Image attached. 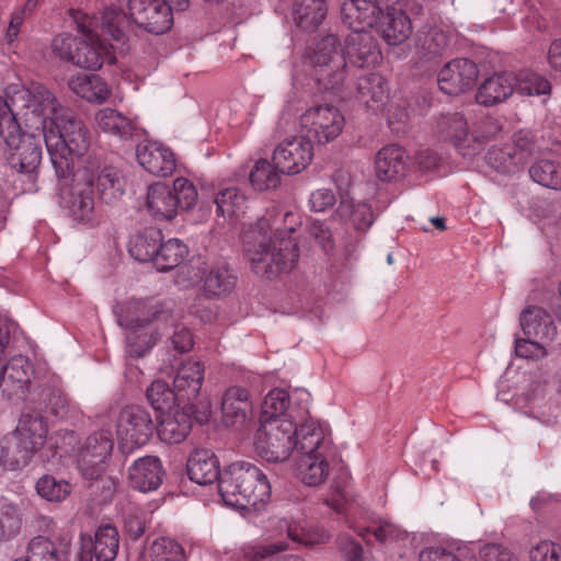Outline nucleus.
<instances>
[{"instance_id":"obj_1","label":"nucleus","mask_w":561,"mask_h":561,"mask_svg":"<svg viewBox=\"0 0 561 561\" xmlns=\"http://www.w3.org/2000/svg\"><path fill=\"white\" fill-rule=\"evenodd\" d=\"M43 127V140L50 156L56 175L71 183L60 190L62 206L73 220L94 219V193L101 204L116 205L125 190L119 171L101 158L89 156L73 171V158L84 156L91 146V133L71 110H67Z\"/></svg>"},{"instance_id":"obj_2","label":"nucleus","mask_w":561,"mask_h":561,"mask_svg":"<svg viewBox=\"0 0 561 561\" xmlns=\"http://www.w3.org/2000/svg\"><path fill=\"white\" fill-rule=\"evenodd\" d=\"M293 232V226L282 229L280 218L270 215L257 219L243 233V251L257 276L275 278L295 267L299 249L290 237Z\"/></svg>"},{"instance_id":"obj_3","label":"nucleus","mask_w":561,"mask_h":561,"mask_svg":"<svg viewBox=\"0 0 561 561\" xmlns=\"http://www.w3.org/2000/svg\"><path fill=\"white\" fill-rule=\"evenodd\" d=\"M70 15L81 37H56L53 45L60 58L89 70L100 69L105 60L114 62L115 57L92 27L93 19L76 10H70Z\"/></svg>"},{"instance_id":"obj_4","label":"nucleus","mask_w":561,"mask_h":561,"mask_svg":"<svg viewBox=\"0 0 561 561\" xmlns=\"http://www.w3.org/2000/svg\"><path fill=\"white\" fill-rule=\"evenodd\" d=\"M219 492L227 505L244 510L265 502L271 495V484L259 467L237 461L224 470Z\"/></svg>"},{"instance_id":"obj_5","label":"nucleus","mask_w":561,"mask_h":561,"mask_svg":"<svg viewBox=\"0 0 561 561\" xmlns=\"http://www.w3.org/2000/svg\"><path fill=\"white\" fill-rule=\"evenodd\" d=\"M0 136L4 141V158L12 170L32 174L42 161L43 133H22L20 125L5 102L0 101Z\"/></svg>"},{"instance_id":"obj_6","label":"nucleus","mask_w":561,"mask_h":561,"mask_svg":"<svg viewBox=\"0 0 561 561\" xmlns=\"http://www.w3.org/2000/svg\"><path fill=\"white\" fill-rule=\"evenodd\" d=\"M197 196V191L190 180L178 178L172 186L161 182L151 184L148 187L146 206L154 218L171 220L179 209H191Z\"/></svg>"},{"instance_id":"obj_7","label":"nucleus","mask_w":561,"mask_h":561,"mask_svg":"<svg viewBox=\"0 0 561 561\" xmlns=\"http://www.w3.org/2000/svg\"><path fill=\"white\" fill-rule=\"evenodd\" d=\"M312 62L319 84L325 90H339L344 85L347 65L336 35L323 36L314 48Z\"/></svg>"},{"instance_id":"obj_8","label":"nucleus","mask_w":561,"mask_h":561,"mask_svg":"<svg viewBox=\"0 0 561 561\" xmlns=\"http://www.w3.org/2000/svg\"><path fill=\"white\" fill-rule=\"evenodd\" d=\"M296 424L291 420H270L262 423L254 436L256 454L270 462H282L295 448Z\"/></svg>"},{"instance_id":"obj_9","label":"nucleus","mask_w":561,"mask_h":561,"mask_svg":"<svg viewBox=\"0 0 561 561\" xmlns=\"http://www.w3.org/2000/svg\"><path fill=\"white\" fill-rule=\"evenodd\" d=\"M174 321L171 302L154 299L128 301L125 311L117 317L118 324L127 330H154L162 327L165 330Z\"/></svg>"},{"instance_id":"obj_10","label":"nucleus","mask_w":561,"mask_h":561,"mask_svg":"<svg viewBox=\"0 0 561 561\" xmlns=\"http://www.w3.org/2000/svg\"><path fill=\"white\" fill-rule=\"evenodd\" d=\"M440 126L446 133L445 137L453 141L455 148L465 158L472 157L480 152L483 148V144L495 137L502 130L499 121L486 118L483 122V129L480 135L470 134L468 133V123L460 113L449 114L440 123Z\"/></svg>"},{"instance_id":"obj_11","label":"nucleus","mask_w":561,"mask_h":561,"mask_svg":"<svg viewBox=\"0 0 561 561\" xmlns=\"http://www.w3.org/2000/svg\"><path fill=\"white\" fill-rule=\"evenodd\" d=\"M116 432L124 454L146 445L156 432L149 411L139 405H127L119 411Z\"/></svg>"},{"instance_id":"obj_12","label":"nucleus","mask_w":561,"mask_h":561,"mask_svg":"<svg viewBox=\"0 0 561 561\" xmlns=\"http://www.w3.org/2000/svg\"><path fill=\"white\" fill-rule=\"evenodd\" d=\"M134 24L152 34H163L173 24L174 4L168 0H127Z\"/></svg>"},{"instance_id":"obj_13","label":"nucleus","mask_w":561,"mask_h":561,"mask_svg":"<svg viewBox=\"0 0 561 561\" xmlns=\"http://www.w3.org/2000/svg\"><path fill=\"white\" fill-rule=\"evenodd\" d=\"M34 377V365L24 355H14L5 363L0 360V392L4 399L24 400Z\"/></svg>"},{"instance_id":"obj_14","label":"nucleus","mask_w":561,"mask_h":561,"mask_svg":"<svg viewBox=\"0 0 561 561\" xmlns=\"http://www.w3.org/2000/svg\"><path fill=\"white\" fill-rule=\"evenodd\" d=\"M340 111L329 104H320L307 110L301 116V125L307 129L306 136L312 141L327 144L335 139L344 126Z\"/></svg>"},{"instance_id":"obj_15","label":"nucleus","mask_w":561,"mask_h":561,"mask_svg":"<svg viewBox=\"0 0 561 561\" xmlns=\"http://www.w3.org/2000/svg\"><path fill=\"white\" fill-rule=\"evenodd\" d=\"M114 448L112 434L100 431L87 437L78 455V467L83 478H95L105 473L106 461Z\"/></svg>"},{"instance_id":"obj_16","label":"nucleus","mask_w":561,"mask_h":561,"mask_svg":"<svg viewBox=\"0 0 561 561\" xmlns=\"http://www.w3.org/2000/svg\"><path fill=\"white\" fill-rule=\"evenodd\" d=\"M21 98L26 101V121H34L35 128L42 133L47 121H53L68 110L60 106L54 94L42 84H32L23 90Z\"/></svg>"},{"instance_id":"obj_17","label":"nucleus","mask_w":561,"mask_h":561,"mask_svg":"<svg viewBox=\"0 0 561 561\" xmlns=\"http://www.w3.org/2000/svg\"><path fill=\"white\" fill-rule=\"evenodd\" d=\"M478 66L470 59L457 58L447 62L438 72L437 83L442 92L459 95L471 90L478 80Z\"/></svg>"},{"instance_id":"obj_18","label":"nucleus","mask_w":561,"mask_h":561,"mask_svg":"<svg viewBox=\"0 0 561 561\" xmlns=\"http://www.w3.org/2000/svg\"><path fill=\"white\" fill-rule=\"evenodd\" d=\"M312 141L307 136L293 137L279 144L273 152L272 160L285 174H297L311 162Z\"/></svg>"},{"instance_id":"obj_19","label":"nucleus","mask_w":561,"mask_h":561,"mask_svg":"<svg viewBox=\"0 0 561 561\" xmlns=\"http://www.w3.org/2000/svg\"><path fill=\"white\" fill-rule=\"evenodd\" d=\"M415 53L421 67L439 64L449 46V35L438 25H424L415 34Z\"/></svg>"},{"instance_id":"obj_20","label":"nucleus","mask_w":561,"mask_h":561,"mask_svg":"<svg viewBox=\"0 0 561 561\" xmlns=\"http://www.w3.org/2000/svg\"><path fill=\"white\" fill-rule=\"evenodd\" d=\"M119 547V535L115 526L106 524L101 525L91 536H81V556L80 561H91L92 557L96 561H114Z\"/></svg>"},{"instance_id":"obj_21","label":"nucleus","mask_w":561,"mask_h":561,"mask_svg":"<svg viewBox=\"0 0 561 561\" xmlns=\"http://www.w3.org/2000/svg\"><path fill=\"white\" fill-rule=\"evenodd\" d=\"M193 419L198 422L206 420V416L197 414V405H182L181 410L169 413L156 426L159 438L168 444H179L183 442L192 430Z\"/></svg>"},{"instance_id":"obj_22","label":"nucleus","mask_w":561,"mask_h":561,"mask_svg":"<svg viewBox=\"0 0 561 561\" xmlns=\"http://www.w3.org/2000/svg\"><path fill=\"white\" fill-rule=\"evenodd\" d=\"M238 276L229 263L221 261L207 265L203 271V291L208 299H221L236 288Z\"/></svg>"},{"instance_id":"obj_23","label":"nucleus","mask_w":561,"mask_h":561,"mask_svg":"<svg viewBox=\"0 0 561 561\" xmlns=\"http://www.w3.org/2000/svg\"><path fill=\"white\" fill-rule=\"evenodd\" d=\"M204 381V365L201 362L187 360L178 368L173 379V388L178 397V407L195 404Z\"/></svg>"},{"instance_id":"obj_24","label":"nucleus","mask_w":561,"mask_h":561,"mask_svg":"<svg viewBox=\"0 0 561 561\" xmlns=\"http://www.w3.org/2000/svg\"><path fill=\"white\" fill-rule=\"evenodd\" d=\"M345 59L356 68H369L381 60L375 37L368 32H353L345 39Z\"/></svg>"},{"instance_id":"obj_25","label":"nucleus","mask_w":561,"mask_h":561,"mask_svg":"<svg viewBox=\"0 0 561 561\" xmlns=\"http://www.w3.org/2000/svg\"><path fill=\"white\" fill-rule=\"evenodd\" d=\"M409 160L404 148L396 144L387 145L376 153V176L382 182L399 180L407 174Z\"/></svg>"},{"instance_id":"obj_26","label":"nucleus","mask_w":561,"mask_h":561,"mask_svg":"<svg viewBox=\"0 0 561 561\" xmlns=\"http://www.w3.org/2000/svg\"><path fill=\"white\" fill-rule=\"evenodd\" d=\"M161 460L156 456L138 458L128 469L129 485L140 492L157 490L163 479Z\"/></svg>"},{"instance_id":"obj_27","label":"nucleus","mask_w":561,"mask_h":561,"mask_svg":"<svg viewBox=\"0 0 561 561\" xmlns=\"http://www.w3.org/2000/svg\"><path fill=\"white\" fill-rule=\"evenodd\" d=\"M139 164L157 176H168L175 170L173 152L158 142L139 144L136 149Z\"/></svg>"},{"instance_id":"obj_28","label":"nucleus","mask_w":561,"mask_h":561,"mask_svg":"<svg viewBox=\"0 0 561 561\" xmlns=\"http://www.w3.org/2000/svg\"><path fill=\"white\" fill-rule=\"evenodd\" d=\"M382 12L373 0H346L341 10L343 23L353 32H366L376 26Z\"/></svg>"},{"instance_id":"obj_29","label":"nucleus","mask_w":561,"mask_h":561,"mask_svg":"<svg viewBox=\"0 0 561 561\" xmlns=\"http://www.w3.org/2000/svg\"><path fill=\"white\" fill-rule=\"evenodd\" d=\"M524 334L529 339L548 344L557 336V327L551 314L543 308L530 306L519 317Z\"/></svg>"},{"instance_id":"obj_30","label":"nucleus","mask_w":561,"mask_h":561,"mask_svg":"<svg viewBox=\"0 0 561 561\" xmlns=\"http://www.w3.org/2000/svg\"><path fill=\"white\" fill-rule=\"evenodd\" d=\"M355 96L374 112L381 111L389 100V87L386 79L375 72L357 78Z\"/></svg>"},{"instance_id":"obj_31","label":"nucleus","mask_w":561,"mask_h":561,"mask_svg":"<svg viewBox=\"0 0 561 561\" xmlns=\"http://www.w3.org/2000/svg\"><path fill=\"white\" fill-rule=\"evenodd\" d=\"M93 19L92 27H100L103 35L108 36V39L114 41L122 47L127 42V31L130 27L133 21L129 14L127 15L121 8V5L110 4L104 8L101 18L95 16ZM124 48H122L123 50Z\"/></svg>"},{"instance_id":"obj_32","label":"nucleus","mask_w":561,"mask_h":561,"mask_svg":"<svg viewBox=\"0 0 561 561\" xmlns=\"http://www.w3.org/2000/svg\"><path fill=\"white\" fill-rule=\"evenodd\" d=\"M98 127L121 140H138L142 137V130L121 112L104 107L95 115Z\"/></svg>"},{"instance_id":"obj_33","label":"nucleus","mask_w":561,"mask_h":561,"mask_svg":"<svg viewBox=\"0 0 561 561\" xmlns=\"http://www.w3.org/2000/svg\"><path fill=\"white\" fill-rule=\"evenodd\" d=\"M188 478L199 484H211L220 480V465L217 456L209 449H195L187 459Z\"/></svg>"},{"instance_id":"obj_34","label":"nucleus","mask_w":561,"mask_h":561,"mask_svg":"<svg viewBox=\"0 0 561 561\" xmlns=\"http://www.w3.org/2000/svg\"><path fill=\"white\" fill-rule=\"evenodd\" d=\"M376 26L389 45H400L412 34L410 18L401 9L393 7L386 13L382 12Z\"/></svg>"},{"instance_id":"obj_35","label":"nucleus","mask_w":561,"mask_h":561,"mask_svg":"<svg viewBox=\"0 0 561 561\" xmlns=\"http://www.w3.org/2000/svg\"><path fill=\"white\" fill-rule=\"evenodd\" d=\"M35 403L45 412L57 419H66L70 413V402L66 393L56 383H39L35 390Z\"/></svg>"},{"instance_id":"obj_36","label":"nucleus","mask_w":561,"mask_h":561,"mask_svg":"<svg viewBox=\"0 0 561 561\" xmlns=\"http://www.w3.org/2000/svg\"><path fill=\"white\" fill-rule=\"evenodd\" d=\"M514 91V76L512 73H496L483 81L479 87L476 100L484 106L505 101Z\"/></svg>"},{"instance_id":"obj_37","label":"nucleus","mask_w":561,"mask_h":561,"mask_svg":"<svg viewBox=\"0 0 561 561\" xmlns=\"http://www.w3.org/2000/svg\"><path fill=\"white\" fill-rule=\"evenodd\" d=\"M249 392L242 387H230L226 390L221 411L226 426L242 425L247 419V411L250 409Z\"/></svg>"},{"instance_id":"obj_38","label":"nucleus","mask_w":561,"mask_h":561,"mask_svg":"<svg viewBox=\"0 0 561 561\" xmlns=\"http://www.w3.org/2000/svg\"><path fill=\"white\" fill-rule=\"evenodd\" d=\"M294 442L296 456L324 453V432L314 420H308L299 427L296 425Z\"/></svg>"},{"instance_id":"obj_39","label":"nucleus","mask_w":561,"mask_h":561,"mask_svg":"<svg viewBox=\"0 0 561 561\" xmlns=\"http://www.w3.org/2000/svg\"><path fill=\"white\" fill-rule=\"evenodd\" d=\"M295 463L299 479L310 486L322 484L330 472L324 453L296 456Z\"/></svg>"},{"instance_id":"obj_40","label":"nucleus","mask_w":561,"mask_h":561,"mask_svg":"<svg viewBox=\"0 0 561 561\" xmlns=\"http://www.w3.org/2000/svg\"><path fill=\"white\" fill-rule=\"evenodd\" d=\"M328 12L323 0H295L293 20L301 30L313 32L324 20Z\"/></svg>"},{"instance_id":"obj_41","label":"nucleus","mask_w":561,"mask_h":561,"mask_svg":"<svg viewBox=\"0 0 561 561\" xmlns=\"http://www.w3.org/2000/svg\"><path fill=\"white\" fill-rule=\"evenodd\" d=\"M68 85L73 93L89 102L101 103L110 95L107 84L98 75L72 77Z\"/></svg>"},{"instance_id":"obj_42","label":"nucleus","mask_w":561,"mask_h":561,"mask_svg":"<svg viewBox=\"0 0 561 561\" xmlns=\"http://www.w3.org/2000/svg\"><path fill=\"white\" fill-rule=\"evenodd\" d=\"M163 233L160 229L149 227L138 232L130 242L129 253L139 262H152L158 252Z\"/></svg>"},{"instance_id":"obj_43","label":"nucleus","mask_w":561,"mask_h":561,"mask_svg":"<svg viewBox=\"0 0 561 561\" xmlns=\"http://www.w3.org/2000/svg\"><path fill=\"white\" fill-rule=\"evenodd\" d=\"M335 214L357 231H366L374 222L370 205L354 203L352 199H342Z\"/></svg>"},{"instance_id":"obj_44","label":"nucleus","mask_w":561,"mask_h":561,"mask_svg":"<svg viewBox=\"0 0 561 561\" xmlns=\"http://www.w3.org/2000/svg\"><path fill=\"white\" fill-rule=\"evenodd\" d=\"M188 249L178 238L160 241L153 265L159 272H167L178 267L187 256Z\"/></svg>"},{"instance_id":"obj_45","label":"nucleus","mask_w":561,"mask_h":561,"mask_svg":"<svg viewBox=\"0 0 561 561\" xmlns=\"http://www.w3.org/2000/svg\"><path fill=\"white\" fill-rule=\"evenodd\" d=\"M32 458L31 449L23 445V442L18 438L14 432L3 438L0 460L9 469L23 468L28 465Z\"/></svg>"},{"instance_id":"obj_46","label":"nucleus","mask_w":561,"mask_h":561,"mask_svg":"<svg viewBox=\"0 0 561 561\" xmlns=\"http://www.w3.org/2000/svg\"><path fill=\"white\" fill-rule=\"evenodd\" d=\"M531 180L545 187L561 191V163L549 159H540L529 168Z\"/></svg>"},{"instance_id":"obj_47","label":"nucleus","mask_w":561,"mask_h":561,"mask_svg":"<svg viewBox=\"0 0 561 561\" xmlns=\"http://www.w3.org/2000/svg\"><path fill=\"white\" fill-rule=\"evenodd\" d=\"M126 344L127 354L130 357H142L164 334V329L154 328V330H127Z\"/></svg>"},{"instance_id":"obj_48","label":"nucleus","mask_w":561,"mask_h":561,"mask_svg":"<svg viewBox=\"0 0 561 561\" xmlns=\"http://www.w3.org/2000/svg\"><path fill=\"white\" fill-rule=\"evenodd\" d=\"M284 174L276 163L267 159H259L250 172V182L257 191L276 188L280 183V175Z\"/></svg>"},{"instance_id":"obj_49","label":"nucleus","mask_w":561,"mask_h":561,"mask_svg":"<svg viewBox=\"0 0 561 561\" xmlns=\"http://www.w3.org/2000/svg\"><path fill=\"white\" fill-rule=\"evenodd\" d=\"M69 546V540H65L62 548L58 549L48 538L37 536L30 541L25 559L27 561H43L47 559L67 558Z\"/></svg>"},{"instance_id":"obj_50","label":"nucleus","mask_w":561,"mask_h":561,"mask_svg":"<svg viewBox=\"0 0 561 561\" xmlns=\"http://www.w3.org/2000/svg\"><path fill=\"white\" fill-rule=\"evenodd\" d=\"M14 432L44 446L48 433L47 422L37 413L23 414Z\"/></svg>"},{"instance_id":"obj_51","label":"nucleus","mask_w":561,"mask_h":561,"mask_svg":"<svg viewBox=\"0 0 561 561\" xmlns=\"http://www.w3.org/2000/svg\"><path fill=\"white\" fill-rule=\"evenodd\" d=\"M147 399L156 411H171L174 404L178 405V397L174 388H170L164 380H154L147 389Z\"/></svg>"},{"instance_id":"obj_52","label":"nucleus","mask_w":561,"mask_h":561,"mask_svg":"<svg viewBox=\"0 0 561 561\" xmlns=\"http://www.w3.org/2000/svg\"><path fill=\"white\" fill-rule=\"evenodd\" d=\"M514 90L524 95H543L550 93L551 84L543 77L524 70L514 77Z\"/></svg>"},{"instance_id":"obj_53","label":"nucleus","mask_w":561,"mask_h":561,"mask_svg":"<svg viewBox=\"0 0 561 561\" xmlns=\"http://www.w3.org/2000/svg\"><path fill=\"white\" fill-rule=\"evenodd\" d=\"M289 405V397L284 390H272L264 399L260 423L270 420H288L284 416Z\"/></svg>"},{"instance_id":"obj_54","label":"nucleus","mask_w":561,"mask_h":561,"mask_svg":"<svg viewBox=\"0 0 561 561\" xmlns=\"http://www.w3.org/2000/svg\"><path fill=\"white\" fill-rule=\"evenodd\" d=\"M37 494L49 502H61L71 492L70 484L65 480H57L53 476H44L36 482Z\"/></svg>"},{"instance_id":"obj_55","label":"nucleus","mask_w":561,"mask_h":561,"mask_svg":"<svg viewBox=\"0 0 561 561\" xmlns=\"http://www.w3.org/2000/svg\"><path fill=\"white\" fill-rule=\"evenodd\" d=\"M485 160L492 169L501 173H508L523 160V157L513 151L511 147H492L488 151Z\"/></svg>"},{"instance_id":"obj_56","label":"nucleus","mask_w":561,"mask_h":561,"mask_svg":"<svg viewBox=\"0 0 561 561\" xmlns=\"http://www.w3.org/2000/svg\"><path fill=\"white\" fill-rule=\"evenodd\" d=\"M152 561H186L183 547L175 540L161 537L151 545Z\"/></svg>"},{"instance_id":"obj_57","label":"nucleus","mask_w":561,"mask_h":561,"mask_svg":"<svg viewBox=\"0 0 561 561\" xmlns=\"http://www.w3.org/2000/svg\"><path fill=\"white\" fill-rule=\"evenodd\" d=\"M244 202V196L241 195L236 187H229L220 191L215 198L217 213L224 217L234 216L243 206Z\"/></svg>"},{"instance_id":"obj_58","label":"nucleus","mask_w":561,"mask_h":561,"mask_svg":"<svg viewBox=\"0 0 561 561\" xmlns=\"http://www.w3.org/2000/svg\"><path fill=\"white\" fill-rule=\"evenodd\" d=\"M85 479L92 481L90 491L95 496L98 504H105L112 501L117 486L114 478L102 473L100 477Z\"/></svg>"},{"instance_id":"obj_59","label":"nucleus","mask_w":561,"mask_h":561,"mask_svg":"<svg viewBox=\"0 0 561 561\" xmlns=\"http://www.w3.org/2000/svg\"><path fill=\"white\" fill-rule=\"evenodd\" d=\"M336 543L344 561H374L364 552L362 545L347 534H341Z\"/></svg>"},{"instance_id":"obj_60","label":"nucleus","mask_w":561,"mask_h":561,"mask_svg":"<svg viewBox=\"0 0 561 561\" xmlns=\"http://www.w3.org/2000/svg\"><path fill=\"white\" fill-rule=\"evenodd\" d=\"M545 343L535 339H516L515 340V354L518 357L527 359H540L547 355Z\"/></svg>"},{"instance_id":"obj_61","label":"nucleus","mask_w":561,"mask_h":561,"mask_svg":"<svg viewBox=\"0 0 561 561\" xmlns=\"http://www.w3.org/2000/svg\"><path fill=\"white\" fill-rule=\"evenodd\" d=\"M308 233L317 241L325 253H329L334 249L333 234L325 222L312 220L308 226Z\"/></svg>"},{"instance_id":"obj_62","label":"nucleus","mask_w":561,"mask_h":561,"mask_svg":"<svg viewBox=\"0 0 561 561\" xmlns=\"http://www.w3.org/2000/svg\"><path fill=\"white\" fill-rule=\"evenodd\" d=\"M20 529V520L15 510L10 505L0 507V542L15 535Z\"/></svg>"},{"instance_id":"obj_63","label":"nucleus","mask_w":561,"mask_h":561,"mask_svg":"<svg viewBox=\"0 0 561 561\" xmlns=\"http://www.w3.org/2000/svg\"><path fill=\"white\" fill-rule=\"evenodd\" d=\"M420 561H476V558L463 552L456 556L446 549L431 547L421 551Z\"/></svg>"},{"instance_id":"obj_64","label":"nucleus","mask_w":561,"mask_h":561,"mask_svg":"<svg viewBox=\"0 0 561 561\" xmlns=\"http://www.w3.org/2000/svg\"><path fill=\"white\" fill-rule=\"evenodd\" d=\"M476 561H517L514 554L500 545H485L479 551Z\"/></svg>"}]
</instances>
